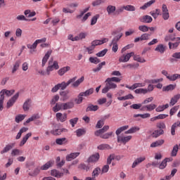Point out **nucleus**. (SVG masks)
Wrapping results in <instances>:
<instances>
[{
	"label": "nucleus",
	"instance_id": "7",
	"mask_svg": "<svg viewBox=\"0 0 180 180\" xmlns=\"http://www.w3.org/2000/svg\"><path fill=\"white\" fill-rule=\"evenodd\" d=\"M162 18L164 20H168V19H169V13L168 12V8L167 7V5L162 4Z\"/></svg>",
	"mask_w": 180,
	"mask_h": 180
},
{
	"label": "nucleus",
	"instance_id": "43",
	"mask_svg": "<svg viewBox=\"0 0 180 180\" xmlns=\"http://www.w3.org/2000/svg\"><path fill=\"white\" fill-rule=\"evenodd\" d=\"M61 109H63V103H56V105L53 108V110L55 112V113L59 110H61Z\"/></svg>",
	"mask_w": 180,
	"mask_h": 180
},
{
	"label": "nucleus",
	"instance_id": "13",
	"mask_svg": "<svg viewBox=\"0 0 180 180\" xmlns=\"http://www.w3.org/2000/svg\"><path fill=\"white\" fill-rule=\"evenodd\" d=\"M15 147V143H12L6 145L2 150H1V154H5V153H8V151H11Z\"/></svg>",
	"mask_w": 180,
	"mask_h": 180
},
{
	"label": "nucleus",
	"instance_id": "53",
	"mask_svg": "<svg viewBox=\"0 0 180 180\" xmlns=\"http://www.w3.org/2000/svg\"><path fill=\"white\" fill-rule=\"evenodd\" d=\"M110 46H112V50L114 53H117V50H119V45H117V43L111 42Z\"/></svg>",
	"mask_w": 180,
	"mask_h": 180
},
{
	"label": "nucleus",
	"instance_id": "6",
	"mask_svg": "<svg viewBox=\"0 0 180 180\" xmlns=\"http://www.w3.org/2000/svg\"><path fill=\"white\" fill-rule=\"evenodd\" d=\"M134 56V52H131L129 53H127L126 55H122L119 58L120 63H127L129 60H130V58L133 57Z\"/></svg>",
	"mask_w": 180,
	"mask_h": 180
},
{
	"label": "nucleus",
	"instance_id": "8",
	"mask_svg": "<svg viewBox=\"0 0 180 180\" xmlns=\"http://www.w3.org/2000/svg\"><path fill=\"white\" fill-rule=\"evenodd\" d=\"M99 158H100V155H99V153H96L92 155H91L88 160H87V162H98V161H99Z\"/></svg>",
	"mask_w": 180,
	"mask_h": 180
},
{
	"label": "nucleus",
	"instance_id": "42",
	"mask_svg": "<svg viewBox=\"0 0 180 180\" xmlns=\"http://www.w3.org/2000/svg\"><path fill=\"white\" fill-rule=\"evenodd\" d=\"M178 78H180V75L179 74H174L173 75L167 76V79L169 81H176Z\"/></svg>",
	"mask_w": 180,
	"mask_h": 180
},
{
	"label": "nucleus",
	"instance_id": "31",
	"mask_svg": "<svg viewBox=\"0 0 180 180\" xmlns=\"http://www.w3.org/2000/svg\"><path fill=\"white\" fill-rule=\"evenodd\" d=\"M153 4H155V0H150L148 2L146 3L143 6L140 8V9H147V8H149V6H151Z\"/></svg>",
	"mask_w": 180,
	"mask_h": 180
},
{
	"label": "nucleus",
	"instance_id": "2",
	"mask_svg": "<svg viewBox=\"0 0 180 180\" xmlns=\"http://www.w3.org/2000/svg\"><path fill=\"white\" fill-rule=\"evenodd\" d=\"M105 82V86L102 89V94H108L110 89H115L117 87V85L113 83L109 78H107Z\"/></svg>",
	"mask_w": 180,
	"mask_h": 180
},
{
	"label": "nucleus",
	"instance_id": "54",
	"mask_svg": "<svg viewBox=\"0 0 180 180\" xmlns=\"http://www.w3.org/2000/svg\"><path fill=\"white\" fill-rule=\"evenodd\" d=\"M150 36H151V34H147V33L143 34L141 36V41H143L144 40H150Z\"/></svg>",
	"mask_w": 180,
	"mask_h": 180
},
{
	"label": "nucleus",
	"instance_id": "56",
	"mask_svg": "<svg viewBox=\"0 0 180 180\" xmlns=\"http://www.w3.org/2000/svg\"><path fill=\"white\" fill-rule=\"evenodd\" d=\"M40 169H41L36 168L35 169H34L32 173H29L30 176H37V175L40 174Z\"/></svg>",
	"mask_w": 180,
	"mask_h": 180
},
{
	"label": "nucleus",
	"instance_id": "61",
	"mask_svg": "<svg viewBox=\"0 0 180 180\" xmlns=\"http://www.w3.org/2000/svg\"><path fill=\"white\" fill-rule=\"evenodd\" d=\"M148 27L146 25H140L139 27V30L141 32H143V33H146V32H148Z\"/></svg>",
	"mask_w": 180,
	"mask_h": 180
},
{
	"label": "nucleus",
	"instance_id": "3",
	"mask_svg": "<svg viewBox=\"0 0 180 180\" xmlns=\"http://www.w3.org/2000/svg\"><path fill=\"white\" fill-rule=\"evenodd\" d=\"M49 65L46 68L47 75H50V72L53 71V70H58V68H60V66L58 65V62L55 60L53 63V58H51L49 61Z\"/></svg>",
	"mask_w": 180,
	"mask_h": 180
},
{
	"label": "nucleus",
	"instance_id": "11",
	"mask_svg": "<svg viewBox=\"0 0 180 180\" xmlns=\"http://www.w3.org/2000/svg\"><path fill=\"white\" fill-rule=\"evenodd\" d=\"M140 22L142 23H151L153 22V18L150 15H143L139 18Z\"/></svg>",
	"mask_w": 180,
	"mask_h": 180
},
{
	"label": "nucleus",
	"instance_id": "52",
	"mask_svg": "<svg viewBox=\"0 0 180 180\" xmlns=\"http://www.w3.org/2000/svg\"><path fill=\"white\" fill-rule=\"evenodd\" d=\"M104 124H105V121H103V120H100L98 121L96 125V129H102Z\"/></svg>",
	"mask_w": 180,
	"mask_h": 180
},
{
	"label": "nucleus",
	"instance_id": "16",
	"mask_svg": "<svg viewBox=\"0 0 180 180\" xmlns=\"http://www.w3.org/2000/svg\"><path fill=\"white\" fill-rule=\"evenodd\" d=\"M70 70H71V68L70 66L63 67L58 71V74L60 77H63V75H64V74H65V72H68V71H70Z\"/></svg>",
	"mask_w": 180,
	"mask_h": 180
},
{
	"label": "nucleus",
	"instance_id": "33",
	"mask_svg": "<svg viewBox=\"0 0 180 180\" xmlns=\"http://www.w3.org/2000/svg\"><path fill=\"white\" fill-rule=\"evenodd\" d=\"M67 141V138L56 139V143L58 146H63V144H65Z\"/></svg>",
	"mask_w": 180,
	"mask_h": 180
},
{
	"label": "nucleus",
	"instance_id": "4",
	"mask_svg": "<svg viewBox=\"0 0 180 180\" xmlns=\"http://www.w3.org/2000/svg\"><path fill=\"white\" fill-rule=\"evenodd\" d=\"M77 76H75L73 78L70 79L67 83H65V82H62L61 84H58L59 88H60L62 91H64V89H65V88H67L70 84H72V82L77 81Z\"/></svg>",
	"mask_w": 180,
	"mask_h": 180
},
{
	"label": "nucleus",
	"instance_id": "26",
	"mask_svg": "<svg viewBox=\"0 0 180 180\" xmlns=\"http://www.w3.org/2000/svg\"><path fill=\"white\" fill-rule=\"evenodd\" d=\"M155 51H158V53H160V54H164L165 52V46H164L163 44H159L155 49Z\"/></svg>",
	"mask_w": 180,
	"mask_h": 180
},
{
	"label": "nucleus",
	"instance_id": "18",
	"mask_svg": "<svg viewBox=\"0 0 180 180\" xmlns=\"http://www.w3.org/2000/svg\"><path fill=\"white\" fill-rule=\"evenodd\" d=\"M99 109V106L93 104H89L86 109V112H96Z\"/></svg>",
	"mask_w": 180,
	"mask_h": 180
},
{
	"label": "nucleus",
	"instance_id": "46",
	"mask_svg": "<svg viewBox=\"0 0 180 180\" xmlns=\"http://www.w3.org/2000/svg\"><path fill=\"white\" fill-rule=\"evenodd\" d=\"M176 37L172 36V34H169L165 37V41H175Z\"/></svg>",
	"mask_w": 180,
	"mask_h": 180
},
{
	"label": "nucleus",
	"instance_id": "60",
	"mask_svg": "<svg viewBox=\"0 0 180 180\" xmlns=\"http://www.w3.org/2000/svg\"><path fill=\"white\" fill-rule=\"evenodd\" d=\"M1 95H3V96H5L4 95L6 94L7 96H11L12 95L11 91L9 90H6V89H3L1 92H0Z\"/></svg>",
	"mask_w": 180,
	"mask_h": 180
},
{
	"label": "nucleus",
	"instance_id": "30",
	"mask_svg": "<svg viewBox=\"0 0 180 180\" xmlns=\"http://www.w3.org/2000/svg\"><path fill=\"white\" fill-rule=\"evenodd\" d=\"M92 94H94V88H91L84 92H81L80 96H89V95H92Z\"/></svg>",
	"mask_w": 180,
	"mask_h": 180
},
{
	"label": "nucleus",
	"instance_id": "59",
	"mask_svg": "<svg viewBox=\"0 0 180 180\" xmlns=\"http://www.w3.org/2000/svg\"><path fill=\"white\" fill-rule=\"evenodd\" d=\"M156 127L160 130H164V129H167V126H165V123L164 122H159L156 124Z\"/></svg>",
	"mask_w": 180,
	"mask_h": 180
},
{
	"label": "nucleus",
	"instance_id": "58",
	"mask_svg": "<svg viewBox=\"0 0 180 180\" xmlns=\"http://www.w3.org/2000/svg\"><path fill=\"white\" fill-rule=\"evenodd\" d=\"M59 99H60V96L58 95L54 96L51 101V105H56V103L58 102Z\"/></svg>",
	"mask_w": 180,
	"mask_h": 180
},
{
	"label": "nucleus",
	"instance_id": "9",
	"mask_svg": "<svg viewBox=\"0 0 180 180\" xmlns=\"http://www.w3.org/2000/svg\"><path fill=\"white\" fill-rule=\"evenodd\" d=\"M109 130V126L105 125L102 129H98L94 132L95 136L96 137H99L101 134H103V133H105V131H108Z\"/></svg>",
	"mask_w": 180,
	"mask_h": 180
},
{
	"label": "nucleus",
	"instance_id": "20",
	"mask_svg": "<svg viewBox=\"0 0 180 180\" xmlns=\"http://www.w3.org/2000/svg\"><path fill=\"white\" fill-rule=\"evenodd\" d=\"M56 119L57 120H60V122H65L67 120V114H63L61 112L56 113Z\"/></svg>",
	"mask_w": 180,
	"mask_h": 180
},
{
	"label": "nucleus",
	"instance_id": "29",
	"mask_svg": "<svg viewBox=\"0 0 180 180\" xmlns=\"http://www.w3.org/2000/svg\"><path fill=\"white\" fill-rule=\"evenodd\" d=\"M27 49H30L31 51H30V54H33V51L36 50L37 48V42L36 41L33 43V44H27Z\"/></svg>",
	"mask_w": 180,
	"mask_h": 180
},
{
	"label": "nucleus",
	"instance_id": "25",
	"mask_svg": "<svg viewBox=\"0 0 180 180\" xmlns=\"http://www.w3.org/2000/svg\"><path fill=\"white\" fill-rule=\"evenodd\" d=\"M164 134V130L162 129H157L155 130L153 134H152V136L157 139V137H160V136Z\"/></svg>",
	"mask_w": 180,
	"mask_h": 180
},
{
	"label": "nucleus",
	"instance_id": "5",
	"mask_svg": "<svg viewBox=\"0 0 180 180\" xmlns=\"http://www.w3.org/2000/svg\"><path fill=\"white\" fill-rule=\"evenodd\" d=\"M19 98V92L16 93L8 102L6 104L7 109H9V108H12L13 105L15 104V102L18 101V98Z\"/></svg>",
	"mask_w": 180,
	"mask_h": 180
},
{
	"label": "nucleus",
	"instance_id": "48",
	"mask_svg": "<svg viewBox=\"0 0 180 180\" xmlns=\"http://www.w3.org/2000/svg\"><path fill=\"white\" fill-rule=\"evenodd\" d=\"M134 61H138V63H146V59H142L139 55H134Z\"/></svg>",
	"mask_w": 180,
	"mask_h": 180
},
{
	"label": "nucleus",
	"instance_id": "24",
	"mask_svg": "<svg viewBox=\"0 0 180 180\" xmlns=\"http://www.w3.org/2000/svg\"><path fill=\"white\" fill-rule=\"evenodd\" d=\"M146 108L148 112H151V110H154V109L157 108V105L150 104V105H145L141 108V110H144Z\"/></svg>",
	"mask_w": 180,
	"mask_h": 180
},
{
	"label": "nucleus",
	"instance_id": "49",
	"mask_svg": "<svg viewBox=\"0 0 180 180\" xmlns=\"http://www.w3.org/2000/svg\"><path fill=\"white\" fill-rule=\"evenodd\" d=\"M79 169H84V171H89V166L85 165V163H82L78 166Z\"/></svg>",
	"mask_w": 180,
	"mask_h": 180
},
{
	"label": "nucleus",
	"instance_id": "12",
	"mask_svg": "<svg viewBox=\"0 0 180 180\" xmlns=\"http://www.w3.org/2000/svg\"><path fill=\"white\" fill-rule=\"evenodd\" d=\"M51 53H53V51L49 50L46 52V53L42 59V64H41L42 67H44L46 65V63H47L49 58H50V56H51Z\"/></svg>",
	"mask_w": 180,
	"mask_h": 180
},
{
	"label": "nucleus",
	"instance_id": "35",
	"mask_svg": "<svg viewBox=\"0 0 180 180\" xmlns=\"http://www.w3.org/2000/svg\"><path fill=\"white\" fill-rule=\"evenodd\" d=\"M124 9L128 12H134L136 11V7L132 5H127L124 6Z\"/></svg>",
	"mask_w": 180,
	"mask_h": 180
},
{
	"label": "nucleus",
	"instance_id": "21",
	"mask_svg": "<svg viewBox=\"0 0 180 180\" xmlns=\"http://www.w3.org/2000/svg\"><path fill=\"white\" fill-rule=\"evenodd\" d=\"M53 164H54V161L50 160L47 162L45 165H42L40 169H41L42 171H47V169H49L50 167L53 165Z\"/></svg>",
	"mask_w": 180,
	"mask_h": 180
},
{
	"label": "nucleus",
	"instance_id": "55",
	"mask_svg": "<svg viewBox=\"0 0 180 180\" xmlns=\"http://www.w3.org/2000/svg\"><path fill=\"white\" fill-rule=\"evenodd\" d=\"M178 127V122H175L172 125L171 127V134L172 136H175V129H176Z\"/></svg>",
	"mask_w": 180,
	"mask_h": 180
},
{
	"label": "nucleus",
	"instance_id": "62",
	"mask_svg": "<svg viewBox=\"0 0 180 180\" xmlns=\"http://www.w3.org/2000/svg\"><path fill=\"white\" fill-rule=\"evenodd\" d=\"M112 134H113V132L111 131V132L106 133V134H104L103 135H101L100 137L101 139H108L112 136Z\"/></svg>",
	"mask_w": 180,
	"mask_h": 180
},
{
	"label": "nucleus",
	"instance_id": "27",
	"mask_svg": "<svg viewBox=\"0 0 180 180\" xmlns=\"http://www.w3.org/2000/svg\"><path fill=\"white\" fill-rule=\"evenodd\" d=\"M73 106H74L73 102H68V103H63V110H67L68 109H72Z\"/></svg>",
	"mask_w": 180,
	"mask_h": 180
},
{
	"label": "nucleus",
	"instance_id": "63",
	"mask_svg": "<svg viewBox=\"0 0 180 180\" xmlns=\"http://www.w3.org/2000/svg\"><path fill=\"white\" fill-rule=\"evenodd\" d=\"M17 20H25V22H30V20L26 18L25 15H20L16 17Z\"/></svg>",
	"mask_w": 180,
	"mask_h": 180
},
{
	"label": "nucleus",
	"instance_id": "36",
	"mask_svg": "<svg viewBox=\"0 0 180 180\" xmlns=\"http://www.w3.org/2000/svg\"><path fill=\"white\" fill-rule=\"evenodd\" d=\"M25 117H26V115L20 114V115H17L15 119V122L20 123V122H22V120H25Z\"/></svg>",
	"mask_w": 180,
	"mask_h": 180
},
{
	"label": "nucleus",
	"instance_id": "14",
	"mask_svg": "<svg viewBox=\"0 0 180 180\" xmlns=\"http://www.w3.org/2000/svg\"><path fill=\"white\" fill-rule=\"evenodd\" d=\"M79 155V153H72L66 156V160L67 161H72V160H75L77 157Z\"/></svg>",
	"mask_w": 180,
	"mask_h": 180
},
{
	"label": "nucleus",
	"instance_id": "15",
	"mask_svg": "<svg viewBox=\"0 0 180 180\" xmlns=\"http://www.w3.org/2000/svg\"><path fill=\"white\" fill-rule=\"evenodd\" d=\"M143 161H146V157L136 158L133 162L131 168H136V165H139V164H141Z\"/></svg>",
	"mask_w": 180,
	"mask_h": 180
},
{
	"label": "nucleus",
	"instance_id": "40",
	"mask_svg": "<svg viewBox=\"0 0 180 180\" xmlns=\"http://www.w3.org/2000/svg\"><path fill=\"white\" fill-rule=\"evenodd\" d=\"M89 60L91 63V64H99L101 63V60L96 57H90Z\"/></svg>",
	"mask_w": 180,
	"mask_h": 180
},
{
	"label": "nucleus",
	"instance_id": "38",
	"mask_svg": "<svg viewBox=\"0 0 180 180\" xmlns=\"http://www.w3.org/2000/svg\"><path fill=\"white\" fill-rule=\"evenodd\" d=\"M107 12L108 15H110V13H114L115 12H116V6L109 5L107 7Z\"/></svg>",
	"mask_w": 180,
	"mask_h": 180
},
{
	"label": "nucleus",
	"instance_id": "45",
	"mask_svg": "<svg viewBox=\"0 0 180 180\" xmlns=\"http://www.w3.org/2000/svg\"><path fill=\"white\" fill-rule=\"evenodd\" d=\"M20 154H23V151L19 149H13L11 151V155H13V157H15L16 155H20Z\"/></svg>",
	"mask_w": 180,
	"mask_h": 180
},
{
	"label": "nucleus",
	"instance_id": "41",
	"mask_svg": "<svg viewBox=\"0 0 180 180\" xmlns=\"http://www.w3.org/2000/svg\"><path fill=\"white\" fill-rule=\"evenodd\" d=\"M106 65V62L103 61L98 65L96 68L93 69L94 72H98L100 70H102V67Z\"/></svg>",
	"mask_w": 180,
	"mask_h": 180
},
{
	"label": "nucleus",
	"instance_id": "22",
	"mask_svg": "<svg viewBox=\"0 0 180 180\" xmlns=\"http://www.w3.org/2000/svg\"><path fill=\"white\" fill-rule=\"evenodd\" d=\"M30 103H32V100L30 98H28L26 100V101L24 103L22 109L25 110V112L29 110L30 108Z\"/></svg>",
	"mask_w": 180,
	"mask_h": 180
},
{
	"label": "nucleus",
	"instance_id": "34",
	"mask_svg": "<svg viewBox=\"0 0 180 180\" xmlns=\"http://www.w3.org/2000/svg\"><path fill=\"white\" fill-rule=\"evenodd\" d=\"M64 131H65V129H58L51 131V134H53V136H60Z\"/></svg>",
	"mask_w": 180,
	"mask_h": 180
},
{
	"label": "nucleus",
	"instance_id": "37",
	"mask_svg": "<svg viewBox=\"0 0 180 180\" xmlns=\"http://www.w3.org/2000/svg\"><path fill=\"white\" fill-rule=\"evenodd\" d=\"M86 130L85 129H78L76 130V134L77 137H81V136H84L86 134Z\"/></svg>",
	"mask_w": 180,
	"mask_h": 180
},
{
	"label": "nucleus",
	"instance_id": "50",
	"mask_svg": "<svg viewBox=\"0 0 180 180\" xmlns=\"http://www.w3.org/2000/svg\"><path fill=\"white\" fill-rule=\"evenodd\" d=\"M79 118L75 117L70 120V124H71L72 127H75L77 123H78Z\"/></svg>",
	"mask_w": 180,
	"mask_h": 180
},
{
	"label": "nucleus",
	"instance_id": "17",
	"mask_svg": "<svg viewBox=\"0 0 180 180\" xmlns=\"http://www.w3.org/2000/svg\"><path fill=\"white\" fill-rule=\"evenodd\" d=\"M176 88V84H169L162 87L163 92H169V91H174Z\"/></svg>",
	"mask_w": 180,
	"mask_h": 180
},
{
	"label": "nucleus",
	"instance_id": "64",
	"mask_svg": "<svg viewBox=\"0 0 180 180\" xmlns=\"http://www.w3.org/2000/svg\"><path fill=\"white\" fill-rule=\"evenodd\" d=\"M141 106H143V104L141 103H138V104H133L131 105H130L131 109H140L141 108Z\"/></svg>",
	"mask_w": 180,
	"mask_h": 180
},
{
	"label": "nucleus",
	"instance_id": "32",
	"mask_svg": "<svg viewBox=\"0 0 180 180\" xmlns=\"http://www.w3.org/2000/svg\"><path fill=\"white\" fill-rule=\"evenodd\" d=\"M100 174H101V167H96L93 170L91 173V176L94 178H96V176H99Z\"/></svg>",
	"mask_w": 180,
	"mask_h": 180
},
{
	"label": "nucleus",
	"instance_id": "10",
	"mask_svg": "<svg viewBox=\"0 0 180 180\" xmlns=\"http://www.w3.org/2000/svg\"><path fill=\"white\" fill-rule=\"evenodd\" d=\"M180 44V37H176V42H169V49L170 50L175 49Z\"/></svg>",
	"mask_w": 180,
	"mask_h": 180
},
{
	"label": "nucleus",
	"instance_id": "57",
	"mask_svg": "<svg viewBox=\"0 0 180 180\" xmlns=\"http://www.w3.org/2000/svg\"><path fill=\"white\" fill-rule=\"evenodd\" d=\"M106 53H108V49H105L103 51H101L100 52L97 53L96 56L97 57H103Z\"/></svg>",
	"mask_w": 180,
	"mask_h": 180
},
{
	"label": "nucleus",
	"instance_id": "1",
	"mask_svg": "<svg viewBox=\"0 0 180 180\" xmlns=\"http://www.w3.org/2000/svg\"><path fill=\"white\" fill-rule=\"evenodd\" d=\"M127 129H129V125L120 127L116 130L115 134L117 136V143H122L124 145L126 143H129V141L131 140V136H120V133L124 131V130H127Z\"/></svg>",
	"mask_w": 180,
	"mask_h": 180
},
{
	"label": "nucleus",
	"instance_id": "19",
	"mask_svg": "<svg viewBox=\"0 0 180 180\" xmlns=\"http://www.w3.org/2000/svg\"><path fill=\"white\" fill-rule=\"evenodd\" d=\"M179 99H180V94L175 95L174 97L171 98L169 102V105L174 106V105H175L178 102V101H179Z\"/></svg>",
	"mask_w": 180,
	"mask_h": 180
},
{
	"label": "nucleus",
	"instance_id": "51",
	"mask_svg": "<svg viewBox=\"0 0 180 180\" xmlns=\"http://www.w3.org/2000/svg\"><path fill=\"white\" fill-rule=\"evenodd\" d=\"M98 19H99V15L97 14L94 15L91 20V26H94V25H96V22H98Z\"/></svg>",
	"mask_w": 180,
	"mask_h": 180
},
{
	"label": "nucleus",
	"instance_id": "23",
	"mask_svg": "<svg viewBox=\"0 0 180 180\" xmlns=\"http://www.w3.org/2000/svg\"><path fill=\"white\" fill-rule=\"evenodd\" d=\"M85 77L84 76L81 77L80 79H78L76 82H73L72 83V86H74L75 88H77V86H79L81 84H82V82L84 81Z\"/></svg>",
	"mask_w": 180,
	"mask_h": 180
},
{
	"label": "nucleus",
	"instance_id": "47",
	"mask_svg": "<svg viewBox=\"0 0 180 180\" xmlns=\"http://www.w3.org/2000/svg\"><path fill=\"white\" fill-rule=\"evenodd\" d=\"M97 148L98 150H109V148H110V146L106 143H103L98 146Z\"/></svg>",
	"mask_w": 180,
	"mask_h": 180
},
{
	"label": "nucleus",
	"instance_id": "28",
	"mask_svg": "<svg viewBox=\"0 0 180 180\" xmlns=\"http://www.w3.org/2000/svg\"><path fill=\"white\" fill-rule=\"evenodd\" d=\"M164 143H165V141L163 139H160V140L156 141L155 142H153L150 144V147H152V148L159 147V146H162V144Z\"/></svg>",
	"mask_w": 180,
	"mask_h": 180
},
{
	"label": "nucleus",
	"instance_id": "44",
	"mask_svg": "<svg viewBox=\"0 0 180 180\" xmlns=\"http://www.w3.org/2000/svg\"><path fill=\"white\" fill-rule=\"evenodd\" d=\"M179 148L178 145H175L173 147V149H172V153H171V156L172 157H176V154H178Z\"/></svg>",
	"mask_w": 180,
	"mask_h": 180
},
{
	"label": "nucleus",
	"instance_id": "39",
	"mask_svg": "<svg viewBox=\"0 0 180 180\" xmlns=\"http://www.w3.org/2000/svg\"><path fill=\"white\" fill-rule=\"evenodd\" d=\"M20 60H17L15 63V65H13V70H12V73L15 74V72H16V71H18V70H19V67L20 65Z\"/></svg>",
	"mask_w": 180,
	"mask_h": 180
}]
</instances>
